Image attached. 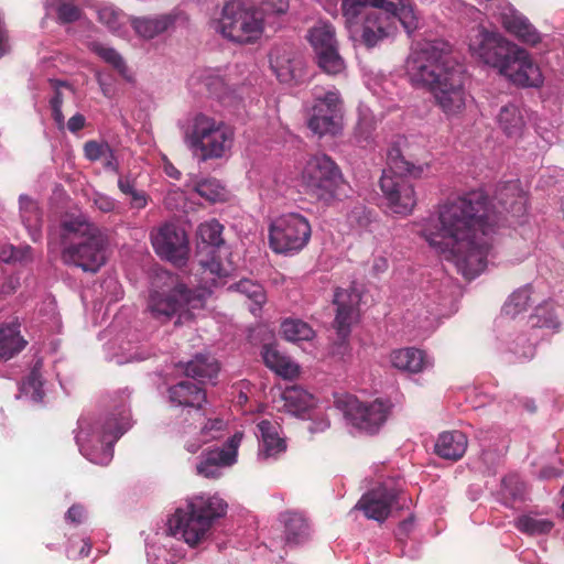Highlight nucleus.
<instances>
[{
	"mask_svg": "<svg viewBox=\"0 0 564 564\" xmlns=\"http://www.w3.org/2000/svg\"><path fill=\"white\" fill-rule=\"evenodd\" d=\"M494 202L490 206L482 191H474L438 205L420 223V236L429 247L466 279H475L486 269L498 215L520 218L527 213V196L519 180L499 185Z\"/></svg>",
	"mask_w": 564,
	"mask_h": 564,
	"instance_id": "f257e3e1",
	"label": "nucleus"
},
{
	"mask_svg": "<svg viewBox=\"0 0 564 564\" xmlns=\"http://www.w3.org/2000/svg\"><path fill=\"white\" fill-rule=\"evenodd\" d=\"M341 11L348 23L364 13L361 40L368 47L394 34L398 23L408 33L417 28V18L409 0H343Z\"/></svg>",
	"mask_w": 564,
	"mask_h": 564,
	"instance_id": "f03ea898",
	"label": "nucleus"
},
{
	"mask_svg": "<svg viewBox=\"0 0 564 564\" xmlns=\"http://www.w3.org/2000/svg\"><path fill=\"white\" fill-rule=\"evenodd\" d=\"M206 291H192L177 278L169 272H160L152 282L148 299V311L152 317L166 323L173 317H177L176 325L189 321L194 316V310L204 306L206 300Z\"/></svg>",
	"mask_w": 564,
	"mask_h": 564,
	"instance_id": "7ed1b4c3",
	"label": "nucleus"
},
{
	"mask_svg": "<svg viewBox=\"0 0 564 564\" xmlns=\"http://www.w3.org/2000/svg\"><path fill=\"white\" fill-rule=\"evenodd\" d=\"M130 426V412L124 403L100 420L82 417L75 436L79 452L94 464L108 465L113 457V444Z\"/></svg>",
	"mask_w": 564,
	"mask_h": 564,
	"instance_id": "20e7f679",
	"label": "nucleus"
},
{
	"mask_svg": "<svg viewBox=\"0 0 564 564\" xmlns=\"http://www.w3.org/2000/svg\"><path fill=\"white\" fill-rule=\"evenodd\" d=\"M261 9L240 0L225 4L214 29L223 37L239 44L256 42L263 32L264 14H282L289 9L288 0H258Z\"/></svg>",
	"mask_w": 564,
	"mask_h": 564,
	"instance_id": "39448f33",
	"label": "nucleus"
},
{
	"mask_svg": "<svg viewBox=\"0 0 564 564\" xmlns=\"http://www.w3.org/2000/svg\"><path fill=\"white\" fill-rule=\"evenodd\" d=\"M429 170V164H414L408 161L398 148L388 153V167L380 178V188L388 208L397 215L409 216L416 205L414 186L406 176L420 178Z\"/></svg>",
	"mask_w": 564,
	"mask_h": 564,
	"instance_id": "423d86ee",
	"label": "nucleus"
},
{
	"mask_svg": "<svg viewBox=\"0 0 564 564\" xmlns=\"http://www.w3.org/2000/svg\"><path fill=\"white\" fill-rule=\"evenodd\" d=\"M235 132L223 120L205 115L193 116L184 130V142L199 161L226 158L234 145Z\"/></svg>",
	"mask_w": 564,
	"mask_h": 564,
	"instance_id": "0eeeda50",
	"label": "nucleus"
},
{
	"mask_svg": "<svg viewBox=\"0 0 564 564\" xmlns=\"http://www.w3.org/2000/svg\"><path fill=\"white\" fill-rule=\"evenodd\" d=\"M459 64L443 41H425L412 46L405 61V74L412 86L431 89L435 83Z\"/></svg>",
	"mask_w": 564,
	"mask_h": 564,
	"instance_id": "6e6552de",
	"label": "nucleus"
},
{
	"mask_svg": "<svg viewBox=\"0 0 564 564\" xmlns=\"http://www.w3.org/2000/svg\"><path fill=\"white\" fill-rule=\"evenodd\" d=\"M301 184L308 195L329 206L339 199L344 177L332 158L326 154H315L302 169Z\"/></svg>",
	"mask_w": 564,
	"mask_h": 564,
	"instance_id": "1a4fd4ad",
	"label": "nucleus"
},
{
	"mask_svg": "<svg viewBox=\"0 0 564 564\" xmlns=\"http://www.w3.org/2000/svg\"><path fill=\"white\" fill-rule=\"evenodd\" d=\"M336 405L343 411L348 424L367 434L378 433L391 411V404L388 401L375 400L366 403L352 395L337 399Z\"/></svg>",
	"mask_w": 564,
	"mask_h": 564,
	"instance_id": "9d476101",
	"label": "nucleus"
},
{
	"mask_svg": "<svg viewBox=\"0 0 564 564\" xmlns=\"http://www.w3.org/2000/svg\"><path fill=\"white\" fill-rule=\"evenodd\" d=\"M310 238L311 225L297 213L282 215L270 225L269 241L276 253L297 252L307 245Z\"/></svg>",
	"mask_w": 564,
	"mask_h": 564,
	"instance_id": "9b49d317",
	"label": "nucleus"
},
{
	"mask_svg": "<svg viewBox=\"0 0 564 564\" xmlns=\"http://www.w3.org/2000/svg\"><path fill=\"white\" fill-rule=\"evenodd\" d=\"M468 47L474 56L500 73L517 45L498 32L477 25L468 34Z\"/></svg>",
	"mask_w": 564,
	"mask_h": 564,
	"instance_id": "f8f14e48",
	"label": "nucleus"
},
{
	"mask_svg": "<svg viewBox=\"0 0 564 564\" xmlns=\"http://www.w3.org/2000/svg\"><path fill=\"white\" fill-rule=\"evenodd\" d=\"M314 105L307 120L310 130L318 135H336L341 131L343 100L337 89L314 93Z\"/></svg>",
	"mask_w": 564,
	"mask_h": 564,
	"instance_id": "ddd939ff",
	"label": "nucleus"
},
{
	"mask_svg": "<svg viewBox=\"0 0 564 564\" xmlns=\"http://www.w3.org/2000/svg\"><path fill=\"white\" fill-rule=\"evenodd\" d=\"M166 533L184 541L191 547H197L207 542L213 535V525L198 516L187 503L180 507L167 519Z\"/></svg>",
	"mask_w": 564,
	"mask_h": 564,
	"instance_id": "4468645a",
	"label": "nucleus"
},
{
	"mask_svg": "<svg viewBox=\"0 0 564 564\" xmlns=\"http://www.w3.org/2000/svg\"><path fill=\"white\" fill-rule=\"evenodd\" d=\"M186 421L189 423L183 425L181 436L184 448L191 453H197L204 444L216 441L225 434L226 422L223 419H208L199 410H187Z\"/></svg>",
	"mask_w": 564,
	"mask_h": 564,
	"instance_id": "2eb2a0df",
	"label": "nucleus"
},
{
	"mask_svg": "<svg viewBox=\"0 0 564 564\" xmlns=\"http://www.w3.org/2000/svg\"><path fill=\"white\" fill-rule=\"evenodd\" d=\"M436 105L451 117L459 115L466 107L468 95L464 88V69L458 65L447 70V75L438 79L431 89Z\"/></svg>",
	"mask_w": 564,
	"mask_h": 564,
	"instance_id": "dca6fc26",
	"label": "nucleus"
},
{
	"mask_svg": "<svg viewBox=\"0 0 564 564\" xmlns=\"http://www.w3.org/2000/svg\"><path fill=\"white\" fill-rule=\"evenodd\" d=\"M152 246L162 259L178 267L187 261L189 247L185 230L174 224H164L151 234Z\"/></svg>",
	"mask_w": 564,
	"mask_h": 564,
	"instance_id": "f3484780",
	"label": "nucleus"
},
{
	"mask_svg": "<svg viewBox=\"0 0 564 564\" xmlns=\"http://www.w3.org/2000/svg\"><path fill=\"white\" fill-rule=\"evenodd\" d=\"M105 245V238L99 231L65 247L62 259L64 263L79 267L86 272H97L106 262Z\"/></svg>",
	"mask_w": 564,
	"mask_h": 564,
	"instance_id": "a211bd4d",
	"label": "nucleus"
},
{
	"mask_svg": "<svg viewBox=\"0 0 564 564\" xmlns=\"http://www.w3.org/2000/svg\"><path fill=\"white\" fill-rule=\"evenodd\" d=\"M241 438L242 434L236 433L223 447L204 451L196 465V473L205 478L217 479L221 477L223 469L232 466L237 462Z\"/></svg>",
	"mask_w": 564,
	"mask_h": 564,
	"instance_id": "6ab92c4d",
	"label": "nucleus"
},
{
	"mask_svg": "<svg viewBox=\"0 0 564 564\" xmlns=\"http://www.w3.org/2000/svg\"><path fill=\"white\" fill-rule=\"evenodd\" d=\"M500 74L522 87H539L543 83L539 66L533 63L529 53L519 46L513 50Z\"/></svg>",
	"mask_w": 564,
	"mask_h": 564,
	"instance_id": "aec40b11",
	"label": "nucleus"
},
{
	"mask_svg": "<svg viewBox=\"0 0 564 564\" xmlns=\"http://www.w3.org/2000/svg\"><path fill=\"white\" fill-rule=\"evenodd\" d=\"M398 496V489L383 484L365 494L355 509L361 510L368 519L381 522L390 514Z\"/></svg>",
	"mask_w": 564,
	"mask_h": 564,
	"instance_id": "412c9836",
	"label": "nucleus"
},
{
	"mask_svg": "<svg viewBox=\"0 0 564 564\" xmlns=\"http://www.w3.org/2000/svg\"><path fill=\"white\" fill-rule=\"evenodd\" d=\"M272 72L281 83H290L302 76L303 61L290 44H275L269 53Z\"/></svg>",
	"mask_w": 564,
	"mask_h": 564,
	"instance_id": "4be33fe9",
	"label": "nucleus"
},
{
	"mask_svg": "<svg viewBox=\"0 0 564 564\" xmlns=\"http://www.w3.org/2000/svg\"><path fill=\"white\" fill-rule=\"evenodd\" d=\"M361 301L360 293L355 289H338L335 292L334 302L337 305V313L334 327L340 339L345 340L350 334L351 325L358 318V305Z\"/></svg>",
	"mask_w": 564,
	"mask_h": 564,
	"instance_id": "5701e85b",
	"label": "nucleus"
},
{
	"mask_svg": "<svg viewBox=\"0 0 564 564\" xmlns=\"http://www.w3.org/2000/svg\"><path fill=\"white\" fill-rule=\"evenodd\" d=\"M496 349L508 362H523L535 355V344L525 333H507L497 338Z\"/></svg>",
	"mask_w": 564,
	"mask_h": 564,
	"instance_id": "b1692460",
	"label": "nucleus"
},
{
	"mask_svg": "<svg viewBox=\"0 0 564 564\" xmlns=\"http://www.w3.org/2000/svg\"><path fill=\"white\" fill-rule=\"evenodd\" d=\"M281 426L279 422L263 419L257 423L256 435L259 438L258 457L260 460L275 459L286 449V443L281 437Z\"/></svg>",
	"mask_w": 564,
	"mask_h": 564,
	"instance_id": "393cba45",
	"label": "nucleus"
},
{
	"mask_svg": "<svg viewBox=\"0 0 564 564\" xmlns=\"http://www.w3.org/2000/svg\"><path fill=\"white\" fill-rule=\"evenodd\" d=\"M182 13L173 10L171 12L132 17L131 26L135 34L143 40H152L171 31Z\"/></svg>",
	"mask_w": 564,
	"mask_h": 564,
	"instance_id": "a878e982",
	"label": "nucleus"
},
{
	"mask_svg": "<svg viewBox=\"0 0 564 564\" xmlns=\"http://www.w3.org/2000/svg\"><path fill=\"white\" fill-rule=\"evenodd\" d=\"M505 30L522 43L536 45L541 42L540 32L530 23L527 17L513 8H507L501 13Z\"/></svg>",
	"mask_w": 564,
	"mask_h": 564,
	"instance_id": "bb28decb",
	"label": "nucleus"
},
{
	"mask_svg": "<svg viewBox=\"0 0 564 564\" xmlns=\"http://www.w3.org/2000/svg\"><path fill=\"white\" fill-rule=\"evenodd\" d=\"M169 402L173 406H182L188 410H199L206 402L205 391L196 383L181 381L167 390Z\"/></svg>",
	"mask_w": 564,
	"mask_h": 564,
	"instance_id": "cd10ccee",
	"label": "nucleus"
},
{
	"mask_svg": "<svg viewBox=\"0 0 564 564\" xmlns=\"http://www.w3.org/2000/svg\"><path fill=\"white\" fill-rule=\"evenodd\" d=\"M189 508L207 519L214 527L216 521L226 516L228 503L217 494H198L186 500Z\"/></svg>",
	"mask_w": 564,
	"mask_h": 564,
	"instance_id": "c85d7f7f",
	"label": "nucleus"
},
{
	"mask_svg": "<svg viewBox=\"0 0 564 564\" xmlns=\"http://www.w3.org/2000/svg\"><path fill=\"white\" fill-rule=\"evenodd\" d=\"M390 360L394 368L409 373L422 372L432 366L424 351L412 347L393 350Z\"/></svg>",
	"mask_w": 564,
	"mask_h": 564,
	"instance_id": "c756f323",
	"label": "nucleus"
},
{
	"mask_svg": "<svg viewBox=\"0 0 564 564\" xmlns=\"http://www.w3.org/2000/svg\"><path fill=\"white\" fill-rule=\"evenodd\" d=\"M99 228L88 220L85 215L66 216L59 225V236L63 243L70 245L76 239H86L99 232Z\"/></svg>",
	"mask_w": 564,
	"mask_h": 564,
	"instance_id": "7c9ffc66",
	"label": "nucleus"
},
{
	"mask_svg": "<svg viewBox=\"0 0 564 564\" xmlns=\"http://www.w3.org/2000/svg\"><path fill=\"white\" fill-rule=\"evenodd\" d=\"M28 341L21 336L18 323L0 324V361H7L21 352Z\"/></svg>",
	"mask_w": 564,
	"mask_h": 564,
	"instance_id": "2f4dec72",
	"label": "nucleus"
},
{
	"mask_svg": "<svg viewBox=\"0 0 564 564\" xmlns=\"http://www.w3.org/2000/svg\"><path fill=\"white\" fill-rule=\"evenodd\" d=\"M87 46L105 63L110 65L126 82L134 83V75L132 70L128 66L123 56L116 48L98 41L88 42Z\"/></svg>",
	"mask_w": 564,
	"mask_h": 564,
	"instance_id": "473e14b6",
	"label": "nucleus"
},
{
	"mask_svg": "<svg viewBox=\"0 0 564 564\" xmlns=\"http://www.w3.org/2000/svg\"><path fill=\"white\" fill-rule=\"evenodd\" d=\"M261 355L264 365L283 378H295L300 373L299 365L288 356L282 355L273 345H264Z\"/></svg>",
	"mask_w": 564,
	"mask_h": 564,
	"instance_id": "72a5a7b5",
	"label": "nucleus"
},
{
	"mask_svg": "<svg viewBox=\"0 0 564 564\" xmlns=\"http://www.w3.org/2000/svg\"><path fill=\"white\" fill-rule=\"evenodd\" d=\"M467 437L460 431H452L442 433L435 444V452L438 456L457 460L466 452Z\"/></svg>",
	"mask_w": 564,
	"mask_h": 564,
	"instance_id": "f704fd0d",
	"label": "nucleus"
},
{
	"mask_svg": "<svg viewBox=\"0 0 564 564\" xmlns=\"http://www.w3.org/2000/svg\"><path fill=\"white\" fill-rule=\"evenodd\" d=\"M185 375L200 382H213L219 371L218 361L209 354H197L184 366Z\"/></svg>",
	"mask_w": 564,
	"mask_h": 564,
	"instance_id": "c9c22d12",
	"label": "nucleus"
},
{
	"mask_svg": "<svg viewBox=\"0 0 564 564\" xmlns=\"http://www.w3.org/2000/svg\"><path fill=\"white\" fill-rule=\"evenodd\" d=\"M97 19L109 32L120 37L128 34V24L131 25V18L113 6L98 8Z\"/></svg>",
	"mask_w": 564,
	"mask_h": 564,
	"instance_id": "e433bc0d",
	"label": "nucleus"
},
{
	"mask_svg": "<svg viewBox=\"0 0 564 564\" xmlns=\"http://www.w3.org/2000/svg\"><path fill=\"white\" fill-rule=\"evenodd\" d=\"M281 520L284 523V534L288 543L300 544L308 538V523L302 513L286 511L281 514Z\"/></svg>",
	"mask_w": 564,
	"mask_h": 564,
	"instance_id": "4c0bfd02",
	"label": "nucleus"
},
{
	"mask_svg": "<svg viewBox=\"0 0 564 564\" xmlns=\"http://www.w3.org/2000/svg\"><path fill=\"white\" fill-rule=\"evenodd\" d=\"M283 408L293 415H302L314 405V397L301 387L293 386L282 392Z\"/></svg>",
	"mask_w": 564,
	"mask_h": 564,
	"instance_id": "58836bf2",
	"label": "nucleus"
},
{
	"mask_svg": "<svg viewBox=\"0 0 564 564\" xmlns=\"http://www.w3.org/2000/svg\"><path fill=\"white\" fill-rule=\"evenodd\" d=\"M498 123L508 137H520L525 126L523 111L514 104L506 105L500 109Z\"/></svg>",
	"mask_w": 564,
	"mask_h": 564,
	"instance_id": "ea45409f",
	"label": "nucleus"
},
{
	"mask_svg": "<svg viewBox=\"0 0 564 564\" xmlns=\"http://www.w3.org/2000/svg\"><path fill=\"white\" fill-rule=\"evenodd\" d=\"M19 208L23 225L29 230L32 239L36 240L42 227V214L37 203L30 196L22 194L19 197Z\"/></svg>",
	"mask_w": 564,
	"mask_h": 564,
	"instance_id": "a19ab883",
	"label": "nucleus"
},
{
	"mask_svg": "<svg viewBox=\"0 0 564 564\" xmlns=\"http://www.w3.org/2000/svg\"><path fill=\"white\" fill-rule=\"evenodd\" d=\"M516 528L528 535H541L550 533L554 522L539 512L530 511L516 520Z\"/></svg>",
	"mask_w": 564,
	"mask_h": 564,
	"instance_id": "79ce46f5",
	"label": "nucleus"
},
{
	"mask_svg": "<svg viewBox=\"0 0 564 564\" xmlns=\"http://www.w3.org/2000/svg\"><path fill=\"white\" fill-rule=\"evenodd\" d=\"M41 362L37 361L32 368L31 372L20 384V393L17 395L18 398H26L34 403H39L43 400L44 391H43V381L41 375Z\"/></svg>",
	"mask_w": 564,
	"mask_h": 564,
	"instance_id": "37998d69",
	"label": "nucleus"
},
{
	"mask_svg": "<svg viewBox=\"0 0 564 564\" xmlns=\"http://www.w3.org/2000/svg\"><path fill=\"white\" fill-rule=\"evenodd\" d=\"M307 39L315 53L337 44L335 29L330 23L319 21L310 31Z\"/></svg>",
	"mask_w": 564,
	"mask_h": 564,
	"instance_id": "c03bdc74",
	"label": "nucleus"
},
{
	"mask_svg": "<svg viewBox=\"0 0 564 564\" xmlns=\"http://www.w3.org/2000/svg\"><path fill=\"white\" fill-rule=\"evenodd\" d=\"M283 337L293 343L308 341L315 336L313 328L301 319H285L281 325Z\"/></svg>",
	"mask_w": 564,
	"mask_h": 564,
	"instance_id": "a18cd8bd",
	"label": "nucleus"
},
{
	"mask_svg": "<svg viewBox=\"0 0 564 564\" xmlns=\"http://www.w3.org/2000/svg\"><path fill=\"white\" fill-rule=\"evenodd\" d=\"M318 66L329 75H337L345 69V62L338 53L337 44L316 52Z\"/></svg>",
	"mask_w": 564,
	"mask_h": 564,
	"instance_id": "49530a36",
	"label": "nucleus"
},
{
	"mask_svg": "<svg viewBox=\"0 0 564 564\" xmlns=\"http://www.w3.org/2000/svg\"><path fill=\"white\" fill-rule=\"evenodd\" d=\"M223 229V225L213 219L200 224L197 229V235L202 242L206 245V248L214 250V248L224 243V239L221 237Z\"/></svg>",
	"mask_w": 564,
	"mask_h": 564,
	"instance_id": "de8ad7c7",
	"label": "nucleus"
},
{
	"mask_svg": "<svg viewBox=\"0 0 564 564\" xmlns=\"http://www.w3.org/2000/svg\"><path fill=\"white\" fill-rule=\"evenodd\" d=\"M235 289L237 292L246 295L248 299H250L254 306L250 307V311L252 313H256L257 310L260 308V306L265 302V294L262 285H260L257 282H253L251 280H241L235 285H230L229 290Z\"/></svg>",
	"mask_w": 564,
	"mask_h": 564,
	"instance_id": "09e8293b",
	"label": "nucleus"
},
{
	"mask_svg": "<svg viewBox=\"0 0 564 564\" xmlns=\"http://www.w3.org/2000/svg\"><path fill=\"white\" fill-rule=\"evenodd\" d=\"M531 304V288L524 286L513 292L507 303L503 305L506 315L516 317L518 314L528 310Z\"/></svg>",
	"mask_w": 564,
	"mask_h": 564,
	"instance_id": "8fccbe9b",
	"label": "nucleus"
},
{
	"mask_svg": "<svg viewBox=\"0 0 564 564\" xmlns=\"http://www.w3.org/2000/svg\"><path fill=\"white\" fill-rule=\"evenodd\" d=\"M195 191L197 194L209 202H221L227 198V191L220 181L209 177L196 183Z\"/></svg>",
	"mask_w": 564,
	"mask_h": 564,
	"instance_id": "3c124183",
	"label": "nucleus"
},
{
	"mask_svg": "<svg viewBox=\"0 0 564 564\" xmlns=\"http://www.w3.org/2000/svg\"><path fill=\"white\" fill-rule=\"evenodd\" d=\"M377 128V119L368 108H359V117L355 127V138L358 142H368Z\"/></svg>",
	"mask_w": 564,
	"mask_h": 564,
	"instance_id": "603ef678",
	"label": "nucleus"
},
{
	"mask_svg": "<svg viewBox=\"0 0 564 564\" xmlns=\"http://www.w3.org/2000/svg\"><path fill=\"white\" fill-rule=\"evenodd\" d=\"M532 327L547 328L556 332L560 328V321L553 312V306L550 304L541 305L535 308V312L530 317Z\"/></svg>",
	"mask_w": 564,
	"mask_h": 564,
	"instance_id": "864d4df0",
	"label": "nucleus"
},
{
	"mask_svg": "<svg viewBox=\"0 0 564 564\" xmlns=\"http://www.w3.org/2000/svg\"><path fill=\"white\" fill-rule=\"evenodd\" d=\"M524 484L517 475H510L502 479L500 494L506 503L521 499L524 495Z\"/></svg>",
	"mask_w": 564,
	"mask_h": 564,
	"instance_id": "5fc2aeb1",
	"label": "nucleus"
},
{
	"mask_svg": "<svg viewBox=\"0 0 564 564\" xmlns=\"http://www.w3.org/2000/svg\"><path fill=\"white\" fill-rule=\"evenodd\" d=\"M0 260L4 263H26L31 260V247L12 245L3 246L0 250Z\"/></svg>",
	"mask_w": 564,
	"mask_h": 564,
	"instance_id": "6e6d98bb",
	"label": "nucleus"
},
{
	"mask_svg": "<svg viewBox=\"0 0 564 564\" xmlns=\"http://www.w3.org/2000/svg\"><path fill=\"white\" fill-rule=\"evenodd\" d=\"M119 349L121 351L117 359V364L119 365L131 361L145 360L149 357V352L144 351L138 345H133L131 341H128L127 344L121 341Z\"/></svg>",
	"mask_w": 564,
	"mask_h": 564,
	"instance_id": "4d7b16f0",
	"label": "nucleus"
},
{
	"mask_svg": "<svg viewBox=\"0 0 564 564\" xmlns=\"http://www.w3.org/2000/svg\"><path fill=\"white\" fill-rule=\"evenodd\" d=\"M347 221L351 228L361 230L371 223V214L364 205L354 206L347 215Z\"/></svg>",
	"mask_w": 564,
	"mask_h": 564,
	"instance_id": "13d9d810",
	"label": "nucleus"
},
{
	"mask_svg": "<svg viewBox=\"0 0 564 564\" xmlns=\"http://www.w3.org/2000/svg\"><path fill=\"white\" fill-rule=\"evenodd\" d=\"M207 259L199 258L198 263L203 269L204 273H208L210 275V281L214 284L217 278L223 275V267L221 263L215 257V250H208Z\"/></svg>",
	"mask_w": 564,
	"mask_h": 564,
	"instance_id": "bf43d9fd",
	"label": "nucleus"
},
{
	"mask_svg": "<svg viewBox=\"0 0 564 564\" xmlns=\"http://www.w3.org/2000/svg\"><path fill=\"white\" fill-rule=\"evenodd\" d=\"M91 200H93L95 208H97L98 210H100L102 213L119 212V208H120L119 203L115 198H112L108 195H105L102 193H95L93 195Z\"/></svg>",
	"mask_w": 564,
	"mask_h": 564,
	"instance_id": "052dcab7",
	"label": "nucleus"
},
{
	"mask_svg": "<svg viewBox=\"0 0 564 564\" xmlns=\"http://www.w3.org/2000/svg\"><path fill=\"white\" fill-rule=\"evenodd\" d=\"M105 152L109 153V144L106 142L87 141L84 145L85 156L89 161H99Z\"/></svg>",
	"mask_w": 564,
	"mask_h": 564,
	"instance_id": "680f3d73",
	"label": "nucleus"
},
{
	"mask_svg": "<svg viewBox=\"0 0 564 564\" xmlns=\"http://www.w3.org/2000/svg\"><path fill=\"white\" fill-rule=\"evenodd\" d=\"M147 556L149 564H173L167 550L155 544L148 547Z\"/></svg>",
	"mask_w": 564,
	"mask_h": 564,
	"instance_id": "e2e57ef3",
	"label": "nucleus"
},
{
	"mask_svg": "<svg viewBox=\"0 0 564 564\" xmlns=\"http://www.w3.org/2000/svg\"><path fill=\"white\" fill-rule=\"evenodd\" d=\"M57 17L64 23H69L80 18V10L70 2H62L57 7Z\"/></svg>",
	"mask_w": 564,
	"mask_h": 564,
	"instance_id": "0e129e2a",
	"label": "nucleus"
},
{
	"mask_svg": "<svg viewBox=\"0 0 564 564\" xmlns=\"http://www.w3.org/2000/svg\"><path fill=\"white\" fill-rule=\"evenodd\" d=\"M86 519V510L82 505H73L65 513V521L70 524H80Z\"/></svg>",
	"mask_w": 564,
	"mask_h": 564,
	"instance_id": "69168bd1",
	"label": "nucleus"
},
{
	"mask_svg": "<svg viewBox=\"0 0 564 564\" xmlns=\"http://www.w3.org/2000/svg\"><path fill=\"white\" fill-rule=\"evenodd\" d=\"M479 459L484 465V470L490 473L499 463L500 454L497 451H482Z\"/></svg>",
	"mask_w": 564,
	"mask_h": 564,
	"instance_id": "338daca9",
	"label": "nucleus"
},
{
	"mask_svg": "<svg viewBox=\"0 0 564 564\" xmlns=\"http://www.w3.org/2000/svg\"><path fill=\"white\" fill-rule=\"evenodd\" d=\"M128 196H130L131 208L142 209L148 204V195L144 191L135 188L132 193L128 194Z\"/></svg>",
	"mask_w": 564,
	"mask_h": 564,
	"instance_id": "774afa93",
	"label": "nucleus"
}]
</instances>
